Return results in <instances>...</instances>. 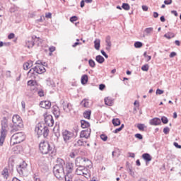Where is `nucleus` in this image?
I'll return each mask as SVG.
<instances>
[{"mask_svg": "<svg viewBox=\"0 0 181 181\" xmlns=\"http://www.w3.org/2000/svg\"><path fill=\"white\" fill-rule=\"evenodd\" d=\"M39 151L42 155H50V156H54L57 152L54 145L45 141L40 143Z\"/></svg>", "mask_w": 181, "mask_h": 181, "instance_id": "f257e3e1", "label": "nucleus"}, {"mask_svg": "<svg viewBox=\"0 0 181 181\" xmlns=\"http://www.w3.org/2000/svg\"><path fill=\"white\" fill-rule=\"evenodd\" d=\"M57 163L53 168V173L57 179H60L63 175H64V160L62 158H57Z\"/></svg>", "mask_w": 181, "mask_h": 181, "instance_id": "f03ea898", "label": "nucleus"}, {"mask_svg": "<svg viewBox=\"0 0 181 181\" xmlns=\"http://www.w3.org/2000/svg\"><path fill=\"white\" fill-rule=\"evenodd\" d=\"M1 125L0 146H2L4 145V142H5V139L6 138V128H8V118H6V117H3L1 122Z\"/></svg>", "mask_w": 181, "mask_h": 181, "instance_id": "7ed1b4c3", "label": "nucleus"}, {"mask_svg": "<svg viewBox=\"0 0 181 181\" xmlns=\"http://www.w3.org/2000/svg\"><path fill=\"white\" fill-rule=\"evenodd\" d=\"M26 139V136H25V133L23 132H17L13 134L10 140L11 146H13L18 144H21V142H23Z\"/></svg>", "mask_w": 181, "mask_h": 181, "instance_id": "20e7f679", "label": "nucleus"}, {"mask_svg": "<svg viewBox=\"0 0 181 181\" xmlns=\"http://www.w3.org/2000/svg\"><path fill=\"white\" fill-rule=\"evenodd\" d=\"M35 132L38 136L43 135L44 138L49 136V127H46L43 123H38L35 129Z\"/></svg>", "mask_w": 181, "mask_h": 181, "instance_id": "39448f33", "label": "nucleus"}, {"mask_svg": "<svg viewBox=\"0 0 181 181\" xmlns=\"http://www.w3.org/2000/svg\"><path fill=\"white\" fill-rule=\"evenodd\" d=\"M33 70V72H32ZM31 77H33L34 80L36 78V74H43V73H46V69L45 68V64H42L41 65H37L33 68H31L28 72V75L30 74Z\"/></svg>", "mask_w": 181, "mask_h": 181, "instance_id": "423d86ee", "label": "nucleus"}, {"mask_svg": "<svg viewBox=\"0 0 181 181\" xmlns=\"http://www.w3.org/2000/svg\"><path fill=\"white\" fill-rule=\"evenodd\" d=\"M62 138L65 144H70L74 139V133L69 130L62 131Z\"/></svg>", "mask_w": 181, "mask_h": 181, "instance_id": "0eeeda50", "label": "nucleus"}, {"mask_svg": "<svg viewBox=\"0 0 181 181\" xmlns=\"http://www.w3.org/2000/svg\"><path fill=\"white\" fill-rule=\"evenodd\" d=\"M45 123L48 127H52L54 125V119H53V116L51 115H47V113L44 114Z\"/></svg>", "mask_w": 181, "mask_h": 181, "instance_id": "6e6552de", "label": "nucleus"}, {"mask_svg": "<svg viewBox=\"0 0 181 181\" xmlns=\"http://www.w3.org/2000/svg\"><path fill=\"white\" fill-rule=\"evenodd\" d=\"M27 166H28V164H26V163L25 162L18 165V167L16 168V170L18 173L20 175V176H23L25 175V172H26Z\"/></svg>", "mask_w": 181, "mask_h": 181, "instance_id": "1a4fd4ad", "label": "nucleus"}, {"mask_svg": "<svg viewBox=\"0 0 181 181\" xmlns=\"http://www.w3.org/2000/svg\"><path fill=\"white\" fill-rule=\"evenodd\" d=\"M74 168V164L71 163H67L66 164L65 169H64V175H72Z\"/></svg>", "mask_w": 181, "mask_h": 181, "instance_id": "9d476101", "label": "nucleus"}, {"mask_svg": "<svg viewBox=\"0 0 181 181\" xmlns=\"http://www.w3.org/2000/svg\"><path fill=\"white\" fill-rule=\"evenodd\" d=\"M10 127L11 128V134H13V132H16L17 131H20L23 128V124L19 123H13V124H10Z\"/></svg>", "mask_w": 181, "mask_h": 181, "instance_id": "9b49d317", "label": "nucleus"}, {"mask_svg": "<svg viewBox=\"0 0 181 181\" xmlns=\"http://www.w3.org/2000/svg\"><path fill=\"white\" fill-rule=\"evenodd\" d=\"M90 135H91V129L82 130L80 134L81 138H86V139H88L90 138Z\"/></svg>", "mask_w": 181, "mask_h": 181, "instance_id": "f8f14e48", "label": "nucleus"}, {"mask_svg": "<svg viewBox=\"0 0 181 181\" xmlns=\"http://www.w3.org/2000/svg\"><path fill=\"white\" fill-rule=\"evenodd\" d=\"M149 124L154 127H158V125H161L162 122H160V119L159 117H154L149 120Z\"/></svg>", "mask_w": 181, "mask_h": 181, "instance_id": "ddd939ff", "label": "nucleus"}, {"mask_svg": "<svg viewBox=\"0 0 181 181\" xmlns=\"http://www.w3.org/2000/svg\"><path fill=\"white\" fill-rule=\"evenodd\" d=\"M41 108H45V110H49L52 107V102L49 100L41 101L40 103Z\"/></svg>", "mask_w": 181, "mask_h": 181, "instance_id": "4468645a", "label": "nucleus"}, {"mask_svg": "<svg viewBox=\"0 0 181 181\" xmlns=\"http://www.w3.org/2000/svg\"><path fill=\"white\" fill-rule=\"evenodd\" d=\"M61 104H62L64 111H71V104L65 102L64 100L60 101Z\"/></svg>", "mask_w": 181, "mask_h": 181, "instance_id": "2eb2a0df", "label": "nucleus"}, {"mask_svg": "<svg viewBox=\"0 0 181 181\" xmlns=\"http://www.w3.org/2000/svg\"><path fill=\"white\" fill-rule=\"evenodd\" d=\"M12 122L13 124H23L22 122V119L21 118V116L18 115H15L13 116Z\"/></svg>", "mask_w": 181, "mask_h": 181, "instance_id": "dca6fc26", "label": "nucleus"}, {"mask_svg": "<svg viewBox=\"0 0 181 181\" xmlns=\"http://www.w3.org/2000/svg\"><path fill=\"white\" fill-rule=\"evenodd\" d=\"M142 159L145 160L146 163H148L152 160V156L148 153H144L141 156Z\"/></svg>", "mask_w": 181, "mask_h": 181, "instance_id": "f3484780", "label": "nucleus"}, {"mask_svg": "<svg viewBox=\"0 0 181 181\" xmlns=\"http://www.w3.org/2000/svg\"><path fill=\"white\" fill-rule=\"evenodd\" d=\"M53 131L54 132L55 136L57 138V139H59L60 138V125L56 123V125L54 127Z\"/></svg>", "mask_w": 181, "mask_h": 181, "instance_id": "a211bd4d", "label": "nucleus"}, {"mask_svg": "<svg viewBox=\"0 0 181 181\" xmlns=\"http://www.w3.org/2000/svg\"><path fill=\"white\" fill-rule=\"evenodd\" d=\"M105 105H108L109 107H112L114 105V99L110 97L105 98Z\"/></svg>", "mask_w": 181, "mask_h": 181, "instance_id": "6ab92c4d", "label": "nucleus"}, {"mask_svg": "<svg viewBox=\"0 0 181 181\" xmlns=\"http://www.w3.org/2000/svg\"><path fill=\"white\" fill-rule=\"evenodd\" d=\"M52 112L55 118H59V117H60V109H59V107L53 106Z\"/></svg>", "mask_w": 181, "mask_h": 181, "instance_id": "aec40b11", "label": "nucleus"}, {"mask_svg": "<svg viewBox=\"0 0 181 181\" xmlns=\"http://www.w3.org/2000/svg\"><path fill=\"white\" fill-rule=\"evenodd\" d=\"M95 60H96L97 63H99V64H103V63H104V62H105V59L104 58V57H103L101 55H97L95 57Z\"/></svg>", "mask_w": 181, "mask_h": 181, "instance_id": "412c9836", "label": "nucleus"}, {"mask_svg": "<svg viewBox=\"0 0 181 181\" xmlns=\"http://www.w3.org/2000/svg\"><path fill=\"white\" fill-rule=\"evenodd\" d=\"M81 84L83 85L87 84V83H88V75L87 74L83 75L81 76Z\"/></svg>", "mask_w": 181, "mask_h": 181, "instance_id": "4be33fe9", "label": "nucleus"}, {"mask_svg": "<svg viewBox=\"0 0 181 181\" xmlns=\"http://www.w3.org/2000/svg\"><path fill=\"white\" fill-rule=\"evenodd\" d=\"M90 170L87 169V168H84L82 171V176H84L85 177L88 178V177H91V174H90ZM88 176V177H87Z\"/></svg>", "mask_w": 181, "mask_h": 181, "instance_id": "5701e85b", "label": "nucleus"}, {"mask_svg": "<svg viewBox=\"0 0 181 181\" xmlns=\"http://www.w3.org/2000/svg\"><path fill=\"white\" fill-rule=\"evenodd\" d=\"M100 43H101V40H100V39L95 40L94 47L96 50H100V47L101 46Z\"/></svg>", "mask_w": 181, "mask_h": 181, "instance_id": "b1692460", "label": "nucleus"}, {"mask_svg": "<svg viewBox=\"0 0 181 181\" xmlns=\"http://www.w3.org/2000/svg\"><path fill=\"white\" fill-rule=\"evenodd\" d=\"M81 128H88L90 127V122L84 120V119H82L81 120Z\"/></svg>", "mask_w": 181, "mask_h": 181, "instance_id": "393cba45", "label": "nucleus"}, {"mask_svg": "<svg viewBox=\"0 0 181 181\" xmlns=\"http://www.w3.org/2000/svg\"><path fill=\"white\" fill-rule=\"evenodd\" d=\"M112 123L114 127H119L121 125V120L119 118L112 119Z\"/></svg>", "mask_w": 181, "mask_h": 181, "instance_id": "a878e982", "label": "nucleus"}, {"mask_svg": "<svg viewBox=\"0 0 181 181\" xmlns=\"http://www.w3.org/2000/svg\"><path fill=\"white\" fill-rule=\"evenodd\" d=\"M62 176H64L65 181H73V177H74L73 174H64Z\"/></svg>", "mask_w": 181, "mask_h": 181, "instance_id": "bb28decb", "label": "nucleus"}, {"mask_svg": "<svg viewBox=\"0 0 181 181\" xmlns=\"http://www.w3.org/2000/svg\"><path fill=\"white\" fill-rule=\"evenodd\" d=\"M25 46L28 49L32 48L33 46H35V42L33 40L30 41H25Z\"/></svg>", "mask_w": 181, "mask_h": 181, "instance_id": "cd10ccee", "label": "nucleus"}, {"mask_svg": "<svg viewBox=\"0 0 181 181\" xmlns=\"http://www.w3.org/2000/svg\"><path fill=\"white\" fill-rule=\"evenodd\" d=\"M83 117L86 118V119H90V118H91V110L85 111L83 112Z\"/></svg>", "mask_w": 181, "mask_h": 181, "instance_id": "c85d7f7f", "label": "nucleus"}, {"mask_svg": "<svg viewBox=\"0 0 181 181\" xmlns=\"http://www.w3.org/2000/svg\"><path fill=\"white\" fill-rule=\"evenodd\" d=\"M81 105L84 107L85 108H88L89 103H88V99H83L81 103Z\"/></svg>", "mask_w": 181, "mask_h": 181, "instance_id": "c756f323", "label": "nucleus"}, {"mask_svg": "<svg viewBox=\"0 0 181 181\" xmlns=\"http://www.w3.org/2000/svg\"><path fill=\"white\" fill-rule=\"evenodd\" d=\"M122 9L124 11H129L131 9V6L128 3H123L122 5Z\"/></svg>", "mask_w": 181, "mask_h": 181, "instance_id": "7c9ffc66", "label": "nucleus"}, {"mask_svg": "<svg viewBox=\"0 0 181 181\" xmlns=\"http://www.w3.org/2000/svg\"><path fill=\"white\" fill-rule=\"evenodd\" d=\"M106 42V46H109V47H111L112 45L111 44V37L110 35H107L105 39Z\"/></svg>", "mask_w": 181, "mask_h": 181, "instance_id": "2f4dec72", "label": "nucleus"}, {"mask_svg": "<svg viewBox=\"0 0 181 181\" xmlns=\"http://www.w3.org/2000/svg\"><path fill=\"white\" fill-rule=\"evenodd\" d=\"M142 46H144V44L141 42L136 41L134 42V47H136V49H141Z\"/></svg>", "mask_w": 181, "mask_h": 181, "instance_id": "473e14b6", "label": "nucleus"}, {"mask_svg": "<svg viewBox=\"0 0 181 181\" xmlns=\"http://www.w3.org/2000/svg\"><path fill=\"white\" fill-rule=\"evenodd\" d=\"M160 119V122H162L164 124H168V122H169V119H168V117L165 116L161 117V119Z\"/></svg>", "mask_w": 181, "mask_h": 181, "instance_id": "72a5a7b5", "label": "nucleus"}, {"mask_svg": "<svg viewBox=\"0 0 181 181\" xmlns=\"http://www.w3.org/2000/svg\"><path fill=\"white\" fill-rule=\"evenodd\" d=\"M164 37H166V39H172V37H175V34L173 33H168L164 35Z\"/></svg>", "mask_w": 181, "mask_h": 181, "instance_id": "f704fd0d", "label": "nucleus"}, {"mask_svg": "<svg viewBox=\"0 0 181 181\" xmlns=\"http://www.w3.org/2000/svg\"><path fill=\"white\" fill-rule=\"evenodd\" d=\"M136 127L139 131H145V124L139 123Z\"/></svg>", "mask_w": 181, "mask_h": 181, "instance_id": "c9c22d12", "label": "nucleus"}, {"mask_svg": "<svg viewBox=\"0 0 181 181\" xmlns=\"http://www.w3.org/2000/svg\"><path fill=\"white\" fill-rule=\"evenodd\" d=\"M88 64L92 69H94V67H95V62L91 59L88 60Z\"/></svg>", "mask_w": 181, "mask_h": 181, "instance_id": "e433bc0d", "label": "nucleus"}, {"mask_svg": "<svg viewBox=\"0 0 181 181\" xmlns=\"http://www.w3.org/2000/svg\"><path fill=\"white\" fill-rule=\"evenodd\" d=\"M23 70H29V69H30V63L29 62H25L23 64Z\"/></svg>", "mask_w": 181, "mask_h": 181, "instance_id": "4c0bfd02", "label": "nucleus"}, {"mask_svg": "<svg viewBox=\"0 0 181 181\" xmlns=\"http://www.w3.org/2000/svg\"><path fill=\"white\" fill-rule=\"evenodd\" d=\"M1 175H2L3 176H4V177H8V168H5L2 170Z\"/></svg>", "mask_w": 181, "mask_h": 181, "instance_id": "58836bf2", "label": "nucleus"}, {"mask_svg": "<svg viewBox=\"0 0 181 181\" xmlns=\"http://www.w3.org/2000/svg\"><path fill=\"white\" fill-rule=\"evenodd\" d=\"M141 70L143 71H148L149 70V65L148 64H146L141 66Z\"/></svg>", "mask_w": 181, "mask_h": 181, "instance_id": "ea45409f", "label": "nucleus"}, {"mask_svg": "<svg viewBox=\"0 0 181 181\" xmlns=\"http://www.w3.org/2000/svg\"><path fill=\"white\" fill-rule=\"evenodd\" d=\"M47 85L53 87V86H54V82H53V81H52L50 78H49L48 79H47Z\"/></svg>", "mask_w": 181, "mask_h": 181, "instance_id": "a19ab883", "label": "nucleus"}, {"mask_svg": "<svg viewBox=\"0 0 181 181\" xmlns=\"http://www.w3.org/2000/svg\"><path fill=\"white\" fill-rule=\"evenodd\" d=\"M100 139H102V141H103L104 142H107V139H108V136L105 134H101L100 135Z\"/></svg>", "mask_w": 181, "mask_h": 181, "instance_id": "79ce46f5", "label": "nucleus"}, {"mask_svg": "<svg viewBox=\"0 0 181 181\" xmlns=\"http://www.w3.org/2000/svg\"><path fill=\"white\" fill-rule=\"evenodd\" d=\"M144 32H146L147 35H149V33H151V32H153V28L152 27L147 28L144 30Z\"/></svg>", "mask_w": 181, "mask_h": 181, "instance_id": "37998d69", "label": "nucleus"}, {"mask_svg": "<svg viewBox=\"0 0 181 181\" xmlns=\"http://www.w3.org/2000/svg\"><path fill=\"white\" fill-rule=\"evenodd\" d=\"M28 86H36V81H33V79L28 81L27 82Z\"/></svg>", "mask_w": 181, "mask_h": 181, "instance_id": "c03bdc74", "label": "nucleus"}, {"mask_svg": "<svg viewBox=\"0 0 181 181\" xmlns=\"http://www.w3.org/2000/svg\"><path fill=\"white\" fill-rule=\"evenodd\" d=\"M78 19V18L76 16H73L70 18L69 21L70 22H71L72 23H74V22L77 21V20Z\"/></svg>", "mask_w": 181, "mask_h": 181, "instance_id": "a18cd8bd", "label": "nucleus"}, {"mask_svg": "<svg viewBox=\"0 0 181 181\" xmlns=\"http://www.w3.org/2000/svg\"><path fill=\"white\" fill-rule=\"evenodd\" d=\"M163 133L165 134V135H168V134H169V132H170V129L168 127H165L163 129Z\"/></svg>", "mask_w": 181, "mask_h": 181, "instance_id": "49530a36", "label": "nucleus"}, {"mask_svg": "<svg viewBox=\"0 0 181 181\" xmlns=\"http://www.w3.org/2000/svg\"><path fill=\"white\" fill-rule=\"evenodd\" d=\"M135 138H137V139H144V136H142V134L137 133L134 135Z\"/></svg>", "mask_w": 181, "mask_h": 181, "instance_id": "de8ad7c7", "label": "nucleus"}, {"mask_svg": "<svg viewBox=\"0 0 181 181\" xmlns=\"http://www.w3.org/2000/svg\"><path fill=\"white\" fill-rule=\"evenodd\" d=\"M100 52H101V54H103V56L105 57V59H108V54H107V53L105 52V51H104V49H101Z\"/></svg>", "mask_w": 181, "mask_h": 181, "instance_id": "09e8293b", "label": "nucleus"}, {"mask_svg": "<svg viewBox=\"0 0 181 181\" xmlns=\"http://www.w3.org/2000/svg\"><path fill=\"white\" fill-rule=\"evenodd\" d=\"M76 175L83 176V170H76Z\"/></svg>", "mask_w": 181, "mask_h": 181, "instance_id": "8fccbe9b", "label": "nucleus"}, {"mask_svg": "<svg viewBox=\"0 0 181 181\" xmlns=\"http://www.w3.org/2000/svg\"><path fill=\"white\" fill-rule=\"evenodd\" d=\"M16 11H18V8L16 6H13L10 8V12L13 13V12H16Z\"/></svg>", "mask_w": 181, "mask_h": 181, "instance_id": "3c124183", "label": "nucleus"}, {"mask_svg": "<svg viewBox=\"0 0 181 181\" xmlns=\"http://www.w3.org/2000/svg\"><path fill=\"white\" fill-rule=\"evenodd\" d=\"M144 57H147V59H148L147 62H149V60H151V59H152V57L151 55L146 54V52H145L144 53Z\"/></svg>", "mask_w": 181, "mask_h": 181, "instance_id": "603ef678", "label": "nucleus"}, {"mask_svg": "<svg viewBox=\"0 0 181 181\" xmlns=\"http://www.w3.org/2000/svg\"><path fill=\"white\" fill-rule=\"evenodd\" d=\"M104 88H105V84L101 83L99 85V90H100V91H103Z\"/></svg>", "mask_w": 181, "mask_h": 181, "instance_id": "864d4df0", "label": "nucleus"}, {"mask_svg": "<svg viewBox=\"0 0 181 181\" xmlns=\"http://www.w3.org/2000/svg\"><path fill=\"white\" fill-rule=\"evenodd\" d=\"M173 145L175 146V148H177V149H181V145H179L177 142H174Z\"/></svg>", "mask_w": 181, "mask_h": 181, "instance_id": "5fc2aeb1", "label": "nucleus"}, {"mask_svg": "<svg viewBox=\"0 0 181 181\" xmlns=\"http://www.w3.org/2000/svg\"><path fill=\"white\" fill-rule=\"evenodd\" d=\"M15 37V34L13 33H11L8 35V39H13Z\"/></svg>", "mask_w": 181, "mask_h": 181, "instance_id": "6e6d98bb", "label": "nucleus"}, {"mask_svg": "<svg viewBox=\"0 0 181 181\" xmlns=\"http://www.w3.org/2000/svg\"><path fill=\"white\" fill-rule=\"evenodd\" d=\"M173 1L172 0H165L164 4L165 5H170L172 4Z\"/></svg>", "mask_w": 181, "mask_h": 181, "instance_id": "4d7b16f0", "label": "nucleus"}, {"mask_svg": "<svg viewBox=\"0 0 181 181\" xmlns=\"http://www.w3.org/2000/svg\"><path fill=\"white\" fill-rule=\"evenodd\" d=\"M163 93V90H162L161 89L158 88L156 90V94H158L159 95H160Z\"/></svg>", "mask_w": 181, "mask_h": 181, "instance_id": "13d9d810", "label": "nucleus"}, {"mask_svg": "<svg viewBox=\"0 0 181 181\" xmlns=\"http://www.w3.org/2000/svg\"><path fill=\"white\" fill-rule=\"evenodd\" d=\"M141 8H142V10H143L144 12H148V8L147 6L143 5V6H141Z\"/></svg>", "mask_w": 181, "mask_h": 181, "instance_id": "bf43d9fd", "label": "nucleus"}, {"mask_svg": "<svg viewBox=\"0 0 181 181\" xmlns=\"http://www.w3.org/2000/svg\"><path fill=\"white\" fill-rule=\"evenodd\" d=\"M128 172H129V175H131V176H134V175H135V173H134V171H132V169L131 168H129Z\"/></svg>", "mask_w": 181, "mask_h": 181, "instance_id": "052dcab7", "label": "nucleus"}, {"mask_svg": "<svg viewBox=\"0 0 181 181\" xmlns=\"http://www.w3.org/2000/svg\"><path fill=\"white\" fill-rule=\"evenodd\" d=\"M49 52H50L51 53H53V52H54V51L56 50V47L52 46V47H50L49 48Z\"/></svg>", "mask_w": 181, "mask_h": 181, "instance_id": "680f3d73", "label": "nucleus"}, {"mask_svg": "<svg viewBox=\"0 0 181 181\" xmlns=\"http://www.w3.org/2000/svg\"><path fill=\"white\" fill-rule=\"evenodd\" d=\"M45 18H47L48 19H52V13H46Z\"/></svg>", "mask_w": 181, "mask_h": 181, "instance_id": "e2e57ef3", "label": "nucleus"}, {"mask_svg": "<svg viewBox=\"0 0 181 181\" xmlns=\"http://www.w3.org/2000/svg\"><path fill=\"white\" fill-rule=\"evenodd\" d=\"M153 18H158L159 17V13H158V12H156V11H154L153 13Z\"/></svg>", "mask_w": 181, "mask_h": 181, "instance_id": "0e129e2a", "label": "nucleus"}, {"mask_svg": "<svg viewBox=\"0 0 181 181\" xmlns=\"http://www.w3.org/2000/svg\"><path fill=\"white\" fill-rule=\"evenodd\" d=\"M176 52H172L170 54V59L175 57V56H176Z\"/></svg>", "mask_w": 181, "mask_h": 181, "instance_id": "69168bd1", "label": "nucleus"}, {"mask_svg": "<svg viewBox=\"0 0 181 181\" xmlns=\"http://www.w3.org/2000/svg\"><path fill=\"white\" fill-rule=\"evenodd\" d=\"M38 95H39V97H43V95H45L43 90H39Z\"/></svg>", "mask_w": 181, "mask_h": 181, "instance_id": "338daca9", "label": "nucleus"}, {"mask_svg": "<svg viewBox=\"0 0 181 181\" xmlns=\"http://www.w3.org/2000/svg\"><path fill=\"white\" fill-rule=\"evenodd\" d=\"M85 5H86V1L85 0H82L81 1V8H84Z\"/></svg>", "mask_w": 181, "mask_h": 181, "instance_id": "774afa93", "label": "nucleus"}]
</instances>
